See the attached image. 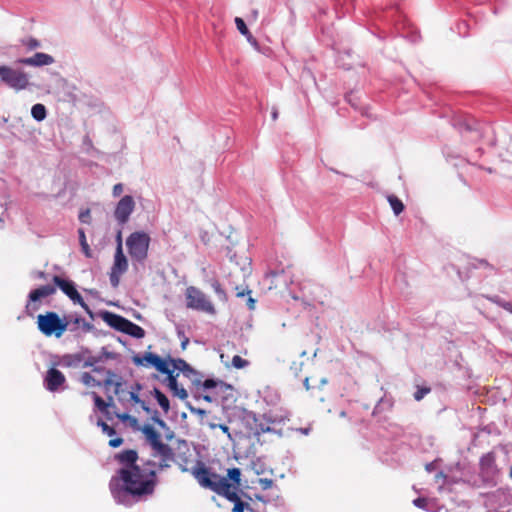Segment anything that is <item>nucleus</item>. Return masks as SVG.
<instances>
[{"mask_svg": "<svg viewBox=\"0 0 512 512\" xmlns=\"http://www.w3.org/2000/svg\"><path fill=\"white\" fill-rule=\"evenodd\" d=\"M151 450L152 456L159 459L158 464L147 460L139 465L137 463L138 452L134 449L123 450L115 455L114 459L122 467L112 476L109 489L117 503L127 506L152 496L158 484L155 466L158 467V470H164L171 467L172 463L177 462L182 471L187 470L184 467L188 462L187 458L179 455L180 461H177L174 450L168 444L161 442L153 446Z\"/></svg>", "mask_w": 512, "mask_h": 512, "instance_id": "obj_1", "label": "nucleus"}, {"mask_svg": "<svg viewBox=\"0 0 512 512\" xmlns=\"http://www.w3.org/2000/svg\"><path fill=\"white\" fill-rule=\"evenodd\" d=\"M192 475L199 485L222 496L233 484L229 477H221L210 471L202 462H198L192 469Z\"/></svg>", "mask_w": 512, "mask_h": 512, "instance_id": "obj_2", "label": "nucleus"}, {"mask_svg": "<svg viewBox=\"0 0 512 512\" xmlns=\"http://www.w3.org/2000/svg\"><path fill=\"white\" fill-rule=\"evenodd\" d=\"M71 322V318L66 316L61 318L56 312L47 311L37 316L36 323L38 330L46 337L60 338L68 330Z\"/></svg>", "mask_w": 512, "mask_h": 512, "instance_id": "obj_3", "label": "nucleus"}, {"mask_svg": "<svg viewBox=\"0 0 512 512\" xmlns=\"http://www.w3.org/2000/svg\"><path fill=\"white\" fill-rule=\"evenodd\" d=\"M151 238L148 233L136 231L126 239L128 253L133 261L143 262L148 256Z\"/></svg>", "mask_w": 512, "mask_h": 512, "instance_id": "obj_4", "label": "nucleus"}, {"mask_svg": "<svg viewBox=\"0 0 512 512\" xmlns=\"http://www.w3.org/2000/svg\"><path fill=\"white\" fill-rule=\"evenodd\" d=\"M106 378L104 387H114V393L119 397L120 401L127 400L135 404H139L144 410L148 411L145 401L141 400L136 391H125L122 386V378L111 370L105 371Z\"/></svg>", "mask_w": 512, "mask_h": 512, "instance_id": "obj_5", "label": "nucleus"}, {"mask_svg": "<svg viewBox=\"0 0 512 512\" xmlns=\"http://www.w3.org/2000/svg\"><path fill=\"white\" fill-rule=\"evenodd\" d=\"M227 476L233 484L222 496L234 503L232 512H244L250 506L249 503L243 502L238 494L239 487L241 486V470L236 467L228 469Z\"/></svg>", "mask_w": 512, "mask_h": 512, "instance_id": "obj_6", "label": "nucleus"}, {"mask_svg": "<svg viewBox=\"0 0 512 512\" xmlns=\"http://www.w3.org/2000/svg\"><path fill=\"white\" fill-rule=\"evenodd\" d=\"M186 306L190 309L205 312L214 315L216 310L207 297V295L200 289L190 286L186 289Z\"/></svg>", "mask_w": 512, "mask_h": 512, "instance_id": "obj_7", "label": "nucleus"}, {"mask_svg": "<svg viewBox=\"0 0 512 512\" xmlns=\"http://www.w3.org/2000/svg\"><path fill=\"white\" fill-rule=\"evenodd\" d=\"M0 79L15 90H24L29 85V77L24 71L6 65L0 66Z\"/></svg>", "mask_w": 512, "mask_h": 512, "instance_id": "obj_8", "label": "nucleus"}, {"mask_svg": "<svg viewBox=\"0 0 512 512\" xmlns=\"http://www.w3.org/2000/svg\"><path fill=\"white\" fill-rule=\"evenodd\" d=\"M56 293V286L43 285L32 291L28 295V301L25 306V312L28 316H33L34 313L40 308L42 299L50 297Z\"/></svg>", "mask_w": 512, "mask_h": 512, "instance_id": "obj_9", "label": "nucleus"}, {"mask_svg": "<svg viewBox=\"0 0 512 512\" xmlns=\"http://www.w3.org/2000/svg\"><path fill=\"white\" fill-rule=\"evenodd\" d=\"M127 269L128 261L123 253L122 244L119 243L116 247L114 263L109 274L110 283L114 288L118 287L120 283V277L127 271Z\"/></svg>", "mask_w": 512, "mask_h": 512, "instance_id": "obj_10", "label": "nucleus"}, {"mask_svg": "<svg viewBox=\"0 0 512 512\" xmlns=\"http://www.w3.org/2000/svg\"><path fill=\"white\" fill-rule=\"evenodd\" d=\"M133 363L136 366L154 367L160 373L169 372V362L166 359H162L159 355L146 352L143 356L135 355L133 357Z\"/></svg>", "mask_w": 512, "mask_h": 512, "instance_id": "obj_11", "label": "nucleus"}, {"mask_svg": "<svg viewBox=\"0 0 512 512\" xmlns=\"http://www.w3.org/2000/svg\"><path fill=\"white\" fill-rule=\"evenodd\" d=\"M53 282L65 293L75 304H79L87 313L92 314L89 306L85 303L72 281L62 279L55 275Z\"/></svg>", "mask_w": 512, "mask_h": 512, "instance_id": "obj_12", "label": "nucleus"}, {"mask_svg": "<svg viewBox=\"0 0 512 512\" xmlns=\"http://www.w3.org/2000/svg\"><path fill=\"white\" fill-rule=\"evenodd\" d=\"M135 209V201L132 196L125 195L116 205L114 217L120 225L128 222L130 215Z\"/></svg>", "mask_w": 512, "mask_h": 512, "instance_id": "obj_13", "label": "nucleus"}, {"mask_svg": "<svg viewBox=\"0 0 512 512\" xmlns=\"http://www.w3.org/2000/svg\"><path fill=\"white\" fill-rule=\"evenodd\" d=\"M66 381L64 374L56 369L50 368L44 378V385L48 391H57Z\"/></svg>", "mask_w": 512, "mask_h": 512, "instance_id": "obj_14", "label": "nucleus"}, {"mask_svg": "<svg viewBox=\"0 0 512 512\" xmlns=\"http://www.w3.org/2000/svg\"><path fill=\"white\" fill-rule=\"evenodd\" d=\"M480 471L484 478H493L497 472L496 457L493 452H488L480 459Z\"/></svg>", "mask_w": 512, "mask_h": 512, "instance_id": "obj_15", "label": "nucleus"}, {"mask_svg": "<svg viewBox=\"0 0 512 512\" xmlns=\"http://www.w3.org/2000/svg\"><path fill=\"white\" fill-rule=\"evenodd\" d=\"M16 62L27 66L41 67L53 64L54 58L49 54L37 52L31 57L20 58Z\"/></svg>", "mask_w": 512, "mask_h": 512, "instance_id": "obj_16", "label": "nucleus"}, {"mask_svg": "<svg viewBox=\"0 0 512 512\" xmlns=\"http://www.w3.org/2000/svg\"><path fill=\"white\" fill-rule=\"evenodd\" d=\"M101 317L110 327L123 333L129 321L128 319L109 311L103 312Z\"/></svg>", "mask_w": 512, "mask_h": 512, "instance_id": "obj_17", "label": "nucleus"}, {"mask_svg": "<svg viewBox=\"0 0 512 512\" xmlns=\"http://www.w3.org/2000/svg\"><path fill=\"white\" fill-rule=\"evenodd\" d=\"M164 374L167 375V386L172 394L181 400L187 399L188 393L182 386L178 385L177 375H174L173 370L169 368V372Z\"/></svg>", "mask_w": 512, "mask_h": 512, "instance_id": "obj_18", "label": "nucleus"}, {"mask_svg": "<svg viewBox=\"0 0 512 512\" xmlns=\"http://www.w3.org/2000/svg\"><path fill=\"white\" fill-rule=\"evenodd\" d=\"M198 393L199 396L202 397L206 402L211 403L214 400V396L210 394H204V392L208 390H212L217 388L218 386H223L224 382L221 380L214 379H206L204 382L199 383Z\"/></svg>", "mask_w": 512, "mask_h": 512, "instance_id": "obj_19", "label": "nucleus"}, {"mask_svg": "<svg viewBox=\"0 0 512 512\" xmlns=\"http://www.w3.org/2000/svg\"><path fill=\"white\" fill-rule=\"evenodd\" d=\"M142 433L144 434L145 440L149 444L150 448L163 442L161 434L152 425H144Z\"/></svg>", "mask_w": 512, "mask_h": 512, "instance_id": "obj_20", "label": "nucleus"}, {"mask_svg": "<svg viewBox=\"0 0 512 512\" xmlns=\"http://www.w3.org/2000/svg\"><path fill=\"white\" fill-rule=\"evenodd\" d=\"M313 379H314V377H305L304 387H305L306 391L310 392L311 396L317 397L321 401H324V396L319 394L318 392H320L322 390L323 386H325L327 384V379L326 378L319 379L318 380L319 384L317 386L310 385V381Z\"/></svg>", "mask_w": 512, "mask_h": 512, "instance_id": "obj_21", "label": "nucleus"}, {"mask_svg": "<svg viewBox=\"0 0 512 512\" xmlns=\"http://www.w3.org/2000/svg\"><path fill=\"white\" fill-rule=\"evenodd\" d=\"M167 361L170 364H172L173 371H174V369H177L186 375H188L189 373H194V370L192 369V367L185 360H183L181 358H177V359L169 358V360H167Z\"/></svg>", "mask_w": 512, "mask_h": 512, "instance_id": "obj_22", "label": "nucleus"}, {"mask_svg": "<svg viewBox=\"0 0 512 512\" xmlns=\"http://www.w3.org/2000/svg\"><path fill=\"white\" fill-rule=\"evenodd\" d=\"M124 333H126L130 336L136 337V338H142L145 334L144 329L142 327L131 322L130 320L128 321V323L126 325Z\"/></svg>", "mask_w": 512, "mask_h": 512, "instance_id": "obj_23", "label": "nucleus"}, {"mask_svg": "<svg viewBox=\"0 0 512 512\" xmlns=\"http://www.w3.org/2000/svg\"><path fill=\"white\" fill-rule=\"evenodd\" d=\"M387 200L396 216L401 214L404 211V204L403 202L395 195H389L387 197Z\"/></svg>", "mask_w": 512, "mask_h": 512, "instance_id": "obj_24", "label": "nucleus"}, {"mask_svg": "<svg viewBox=\"0 0 512 512\" xmlns=\"http://www.w3.org/2000/svg\"><path fill=\"white\" fill-rule=\"evenodd\" d=\"M67 317L72 319L71 325L69 326L68 330L74 331L79 326H82L87 331L91 329V325L88 322H86L84 318L80 316L73 317L71 315Z\"/></svg>", "mask_w": 512, "mask_h": 512, "instance_id": "obj_25", "label": "nucleus"}, {"mask_svg": "<svg viewBox=\"0 0 512 512\" xmlns=\"http://www.w3.org/2000/svg\"><path fill=\"white\" fill-rule=\"evenodd\" d=\"M81 382L87 387H100L104 386V382L96 380L90 373L83 372L80 376Z\"/></svg>", "mask_w": 512, "mask_h": 512, "instance_id": "obj_26", "label": "nucleus"}, {"mask_svg": "<svg viewBox=\"0 0 512 512\" xmlns=\"http://www.w3.org/2000/svg\"><path fill=\"white\" fill-rule=\"evenodd\" d=\"M154 396L162 410L167 413L170 409V403L166 395L159 389H154Z\"/></svg>", "mask_w": 512, "mask_h": 512, "instance_id": "obj_27", "label": "nucleus"}, {"mask_svg": "<svg viewBox=\"0 0 512 512\" xmlns=\"http://www.w3.org/2000/svg\"><path fill=\"white\" fill-rule=\"evenodd\" d=\"M32 117L37 121H42L46 117V108L43 104H35L31 109Z\"/></svg>", "mask_w": 512, "mask_h": 512, "instance_id": "obj_28", "label": "nucleus"}, {"mask_svg": "<svg viewBox=\"0 0 512 512\" xmlns=\"http://www.w3.org/2000/svg\"><path fill=\"white\" fill-rule=\"evenodd\" d=\"M235 24L238 29V31L247 38L248 41H251L253 39V36L251 35L250 31L248 30L244 20L240 17L235 18Z\"/></svg>", "mask_w": 512, "mask_h": 512, "instance_id": "obj_29", "label": "nucleus"}, {"mask_svg": "<svg viewBox=\"0 0 512 512\" xmlns=\"http://www.w3.org/2000/svg\"><path fill=\"white\" fill-rule=\"evenodd\" d=\"M78 234H79V242H80L83 253L85 254V256L91 257L92 256L91 249L87 243L84 230L79 229Z\"/></svg>", "mask_w": 512, "mask_h": 512, "instance_id": "obj_30", "label": "nucleus"}, {"mask_svg": "<svg viewBox=\"0 0 512 512\" xmlns=\"http://www.w3.org/2000/svg\"><path fill=\"white\" fill-rule=\"evenodd\" d=\"M91 396L93 397L95 406L101 411L106 412L108 403H106L96 392H91Z\"/></svg>", "mask_w": 512, "mask_h": 512, "instance_id": "obj_31", "label": "nucleus"}, {"mask_svg": "<svg viewBox=\"0 0 512 512\" xmlns=\"http://www.w3.org/2000/svg\"><path fill=\"white\" fill-rule=\"evenodd\" d=\"M487 299L493 303H496V304L502 306L505 310L512 313V303L504 302L498 296H492V297L487 296Z\"/></svg>", "mask_w": 512, "mask_h": 512, "instance_id": "obj_32", "label": "nucleus"}, {"mask_svg": "<svg viewBox=\"0 0 512 512\" xmlns=\"http://www.w3.org/2000/svg\"><path fill=\"white\" fill-rule=\"evenodd\" d=\"M249 362L245 359H243L241 356L239 355H235L233 358H232V366L236 369H242V368H245L246 366H248Z\"/></svg>", "mask_w": 512, "mask_h": 512, "instance_id": "obj_33", "label": "nucleus"}, {"mask_svg": "<svg viewBox=\"0 0 512 512\" xmlns=\"http://www.w3.org/2000/svg\"><path fill=\"white\" fill-rule=\"evenodd\" d=\"M21 42L30 51L40 47V42L37 39L32 38V37L23 39Z\"/></svg>", "mask_w": 512, "mask_h": 512, "instance_id": "obj_34", "label": "nucleus"}, {"mask_svg": "<svg viewBox=\"0 0 512 512\" xmlns=\"http://www.w3.org/2000/svg\"><path fill=\"white\" fill-rule=\"evenodd\" d=\"M431 389L429 387H418L417 391L414 393V399L416 401L422 400L428 393H430Z\"/></svg>", "mask_w": 512, "mask_h": 512, "instance_id": "obj_35", "label": "nucleus"}, {"mask_svg": "<svg viewBox=\"0 0 512 512\" xmlns=\"http://www.w3.org/2000/svg\"><path fill=\"white\" fill-rule=\"evenodd\" d=\"M98 425L101 427L103 433L107 434L108 436H113L116 434L115 429L109 426L106 422L99 420Z\"/></svg>", "mask_w": 512, "mask_h": 512, "instance_id": "obj_36", "label": "nucleus"}, {"mask_svg": "<svg viewBox=\"0 0 512 512\" xmlns=\"http://www.w3.org/2000/svg\"><path fill=\"white\" fill-rule=\"evenodd\" d=\"M470 266L474 269H478V268L493 269V267L491 265H489L488 262L485 260H474L472 263H470Z\"/></svg>", "mask_w": 512, "mask_h": 512, "instance_id": "obj_37", "label": "nucleus"}, {"mask_svg": "<svg viewBox=\"0 0 512 512\" xmlns=\"http://www.w3.org/2000/svg\"><path fill=\"white\" fill-rule=\"evenodd\" d=\"M212 287L215 291V293L223 300L226 299V294H225V291L222 289L221 285L219 282L215 281L213 284H212Z\"/></svg>", "mask_w": 512, "mask_h": 512, "instance_id": "obj_38", "label": "nucleus"}, {"mask_svg": "<svg viewBox=\"0 0 512 512\" xmlns=\"http://www.w3.org/2000/svg\"><path fill=\"white\" fill-rule=\"evenodd\" d=\"M209 427L211 429H215L216 427L220 428L223 431V433L227 434V436H228V438L230 440L232 439V436H231V434L229 432V427L227 425H225V424L217 425V424H214V423H209Z\"/></svg>", "mask_w": 512, "mask_h": 512, "instance_id": "obj_39", "label": "nucleus"}, {"mask_svg": "<svg viewBox=\"0 0 512 512\" xmlns=\"http://www.w3.org/2000/svg\"><path fill=\"white\" fill-rule=\"evenodd\" d=\"M259 484L263 490H267L273 486V480L268 478H260Z\"/></svg>", "mask_w": 512, "mask_h": 512, "instance_id": "obj_40", "label": "nucleus"}, {"mask_svg": "<svg viewBox=\"0 0 512 512\" xmlns=\"http://www.w3.org/2000/svg\"><path fill=\"white\" fill-rule=\"evenodd\" d=\"M413 504L418 508L425 509L427 507L428 501L426 498L419 497L413 501Z\"/></svg>", "mask_w": 512, "mask_h": 512, "instance_id": "obj_41", "label": "nucleus"}, {"mask_svg": "<svg viewBox=\"0 0 512 512\" xmlns=\"http://www.w3.org/2000/svg\"><path fill=\"white\" fill-rule=\"evenodd\" d=\"M90 210L89 209H86L85 211L81 212L80 215H79V220L82 222V223H89L90 221Z\"/></svg>", "mask_w": 512, "mask_h": 512, "instance_id": "obj_42", "label": "nucleus"}, {"mask_svg": "<svg viewBox=\"0 0 512 512\" xmlns=\"http://www.w3.org/2000/svg\"><path fill=\"white\" fill-rule=\"evenodd\" d=\"M123 192V185L121 183L115 184L113 186L112 194L114 197H118Z\"/></svg>", "mask_w": 512, "mask_h": 512, "instance_id": "obj_43", "label": "nucleus"}, {"mask_svg": "<svg viewBox=\"0 0 512 512\" xmlns=\"http://www.w3.org/2000/svg\"><path fill=\"white\" fill-rule=\"evenodd\" d=\"M123 443V439L121 437H117V438H114V439H111L109 441V446L113 447V448H117L119 447L121 444Z\"/></svg>", "mask_w": 512, "mask_h": 512, "instance_id": "obj_44", "label": "nucleus"}, {"mask_svg": "<svg viewBox=\"0 0 512 512\" xmlns=\"http://www.w3.org/2000/svg\"><path fill=\"white\" fill-rule=\"evenodd\" d=\"M346 100L351 106H353L354 108H357V103H356L357 99L352 93H349L346 95Z\"/></svg>", "mask_w": 512, "mask_h": 512, "instance_id": "obj_45", "label": "nucleus"}, {"mask_svg": "<svg viewBox=\"0 0 512 512\" xmlns=\"http://www.w3.org/2000/svg\"><path fill=\"white\" fill-rule=\"evenodd\" d=\"M95 361L92 359H88L84 362V367L94 366Z\"/></svg>", "mask_w": 512, "mask_h": 512, "instance_id": "obj_46", "label": "nucleus"}, {"mask_svg": "<svg viewBox=\"0 0 512 512\" xmlns=\"http://www.w3.org/2000/svg\"><path fill=\"white\" fill-rule=\"evenodd\" d=\"M93 371L96 373H101V372H104L105 369L103 367L94 366Z\"/></svg>", "mask_w": 512, "mask_h": 512, "instance_id": "obj_47", "label": "nucleus"}, {"mask_svg": "<svg viewBox=\"0 0 512 512\" xmlns=\"http://www.w3.org/2000/svg\"><path fill=\"white\" fill-rule=\"evenodd\" d=\"M178 443H179V446H178L179 449L181 448V445L188 449L187 442L185 440H179Z\"/></svg>", "mask_w": 512, "mask_h": 512, "instance_id": "obj_48", "label": "nucleus"}, {"mask_svg": "<svg viewBox=\"0 0 512 512\" xmlns=\"http://www.w3.org/2000/svg\"><path fill=\"white\" fill-rule=\"evenodd\" d=\"M118 418L125 421V420L129 419L130 416L128 414H122V415H118Z\"/></svg>", "mask_w": 512, "mask_h": 512, "instance_id": "obj_49", "label": "nucleus"}, {"mask_svg": "<svg viewBox=\"0 0 512 512\" xmlns=\"http://www.w3.org/2000/svg\"><path fill=\"white\" fill-rule=\"evenodd\" d=\"M189 342V339L188 338H185L182 343H181V346H182V349H185L186 348V345L188 344Z\"/></svg>", "mask_w": 512, "mask_h": 512, "instance_id": "obj_50", "label": "nucleus"}, {"mask_svg": "<svg viewBox=\"0 0 512 512\" xmlns=\"http://www.w3.org/2000/svg\"><path fill=\"white\" fill-rule=\"evenodd\" d=\"M254 303H255L254 299L249 298V308H250V309H253V308H254Z\"/></svg>", "mask_w": 512, "mask_h": 512, "instance_id": "obj_51", "label": "nucleus"}, {"mask_svg": "<svg viewBox=\"0 0 512 512\" xmlns=\"http://www.w3.org/2000/svg\"><path fill=\"white\" fill-rule=\"evenodd\" d=\"M121 243L122 244V237H121V231H119L118 235H117V245Z\"/></svg>", "mask_w": 512, "mask_h": 512, "instance_id": "obj_52", "label": "nucleus"}, {"mask_svg": "<svg viewBox=\"0 0 512 512\" xmlns=\"http://www.w3.org/2000/svg\"><path fill=\"white\" fill-rule=\"evenodd\" d=\"M277 117H278V112H277V110H274V111L272 112V118H273V120H276V119H277Z\"/></svg>", "mask_w": 512, "mask_h": 512, "instance_id": "obj_53", "label": "nucleus"}, {"mask_svg": "<svg viewBox=\"0 0 512 512\" xmlns=\"http://www.w3.org/2000/svg\"><path fill=\"white\" fill-rule=\"evenodd\" d=\"M158 423H159V425H161L163 427L165 426V422L163 420H159Z\"/></svg>", "mask_w": 512, "mask_h": 512, "instance_id": "obj_54", "label": "nucleus"}, {"mask_svg": "<svg viewBox=\"0 0 512 512\" xmlns=\"http://www.w3.org/2000/svg\"><path fill=\"white\" fill-rule=\"evenodd\" d=\"M340 416H341V417H345V416H346V412H345V411H341V412H340Z\"/></svg>", "mask_w": 512, "mask_h": 512, "instance_id": "obj_55", "label": "nucleus"}, {"mask_svg": "<svg viewBox=\"0 0 512 512\" xmlns=\"http://www.w3.org/2000/svg\"><path fill=\"white\" fill-rule=\"evenodd\" d=\"M237 296L242 297V296H244V293L243 292H239V293H237Z\"/></svg>", "mask_w": 512, "mask_h": 512, "instance_id": "obj_56", "label": "nucleus"}, {"mask_svg": "<svg viewBox=\"0 0 512 512\" xmlns=\"http://www.w3.org/2000/svg\"><path fill=\"white\" fill-rule=\"evenodd\" d=\"M173 437V433H171L170 435H167V439H171Z\"/></svg>", "mask_w": 512, "mask_h": 512, "instance_id": "obj_57", "label": "nucleus"}, {"mask_svg": "<svg viewBox=\"0 0 512 512\" xmlns=\"http://www.w3.org/2000/svg\"><path fill=\"white\" fill-rule=\"evenodd\" d=\"M39 276H40V277H44V272H40V273H39Z\"/></svg>", "mask_w": 512, "mask_h": 512, "instance_id": "obj_58", "label": "nucleus"}, {"mask_svg": "<svg viewBox=\"0 0 512 512\" xmlns=\"http://www.w3.org/2000/svg\"><path fill=\"white\" fill-rule=\"evenodd\" d=\"M137 390H139L141 387L139 384L136 385Z\"/></svg>", "mask_w": 512, "mask_h": 512, "instance_id": "obj_59", "label": "nucleus"}]
</instances>
